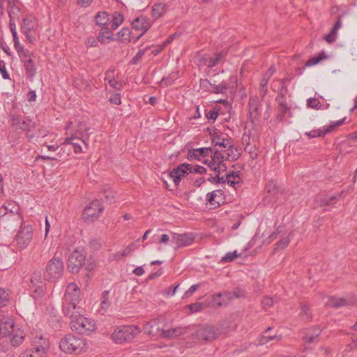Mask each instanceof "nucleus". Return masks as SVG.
Here are the masks:
<instances>
[{
  "instance_id": "f257e3e1",
  "label": "nucleus",
  "mask_w": 357,
  "mask_h": 357,
  "mask_svg": "<svg viewBox=\"0 0 357 357\" xmlns=\"http://www.w3.org/2000/svg\"><path fill=\"white\" fill-rule=\"evenodd\" d=\"M86 346L87 344L84 339L72 334L66 335L59 342L61 350L66 354H79L86 348Z\"/></svg>"
},
{
  "instance_id": "f03ea898",
  "label": "nucleus",
  "mask_w": 357,
  "mask_h": 357,
  "mask_svg": "<svg viewBox=\"0 0 357 357\" xmlns=\"http://www.w3.org/2000/svg\"><path fill=\"white\" fill-rule=\"evenodd\" d=\"M64 265L63 260L58 257H54L48 261L43 273L44 278L55 282L61 278L63 274Z\"/></svg>"
},
{
  "instance_id": "7ed1b4c3",
  "label": "nucleus",
  "mask_w": 357,
  "mask_h": 357,
  "mask_svg": "<svg viewBox=\"0 0 357 357\" xmlns=\"http://www.w3.org/2000/svg\"><path fill=\"white\" fill-rule=\"evenodd\" d=\"M206 172V169L201 165L192 166L190 164L183 163L178 165L177 167L174 168L169 173V176L172 178L174 184L178 185L181 178L185 176L189 173H198L200 174H204Z\"/></svg>"
},
{
  "instance_id": "20e7f679",
  "label": "nucleus",
  "mask_w": 357,
  "mask_h": 357,
  "mask_svg": "<svg viewBox=\"0 0 357 357\" xmlns=\"http://www.w3.org/2000/svg\"><path fill=\"white\" fill-rule=\"evenodd\" d=\"M20 224V227L14 238L13 245L18 250H22L27 248L31 243L33 236V231L32 226L24 225V221L21 222Z\"/></svg>"
},
{
  "instance_id": "39448f33",
  "label": "nucleus",
  "mask_w": 357,
  "mask_h": 357,
  "mask_svg": "<svg viewBox=\"0 0 357 357\" xmlns=\"http://www.w3.org/2000/svg\"><path fill=\"white\" fill-rule=\"evenodd\" d=\"M139 331L136 326H121L114 330L112 339L116 344H123L132 340Z\"/></svg>"
},
{
  "instance_id": "423d86ee",
  "label": "nucleus",
  "mask_w": 357,
  "mask_h": 357,
  "mask_svg": "<svg viewBox=\"0 0 357 357\" xmlns=\"http://www.w3.org/2000/svg\"><path fill=\"white\" fill-rule=\"evenodd\" d=\"M72 331L80 334H89L96 329L95 321L89 318L84 317L83 313L79 314L70 321Z\"/></svg>"
},
{
  "instance_id": "0eeeda50",
  "label": "nucleus",
  "mask_w": 357,
  "mask_h": 357,
  "mask_svg": "<svg viewBox=\"0 0 357 357\" xmlns=\"http://www.w3.org/2000/svg\"><path fill=\"white\" fill-rule=\"evenodd\" d=\"M86 256L83 250L76 249L68 257L67 269L71 273H77L85 263Z\"/></svg>"
},
{
  "instance_id": "6e6552de",
  "label": "nucleus",
  "mask_w": 357,
  "mask_h": 357,
  "mask_svg": "<svg viewBox=\"0 0 357 357\" xmlns=\"http://www.w3.org/2000/svg\"><path fill=\"white\" fill-rule=\"evenodd\" d=\"M103 211L101 202L95 199L86 207L82 213V218L85 222H93L100 215Z\"/></svg>"
},
{
  "instance_id": "1a4fd4ad",
  "label": "nucleus",
  "mask_w": 357,
  "mask_h": 357,
  "mask_svg": "<svg viewBox=\"0 0 357 357\" xmlns=\"http://www.w3.org/2000/svg\"><path fill=\"white\" fill-rule=\"evenodd\" d=\"M222 331L211 326H203L198 328L195 337L199 340L211 341L222 334Z\"/></svg>"
},
{
  "instance_id": "9d476101",
  "label": "nucleus",
  "mask_w": 357,
  "mask_h": 357,
  "mask_svg": "<svg viewBox=\"0 0 357 357\" xmlns=\"http://www.w3.org/2000/svg\"><path fill=\"white\" fill-rule=\"evenodd\" d=\"M31 346L36 352L45 356L50 348V343L46 337L41 333H36L32 334Z\"/></svg>"
},
{
  "instance_id": "9b49d317",
  "label": "nucleus",
  "mask_w": 357,
  "mask_h": 357,
  "mask_svg": "<svg viewBox=\"0 0 357 357\" xmlns=\"http://www.w3.org/2000/svg\"><path fill=\"white\" fill-rule=\"evenodd\" d=\"M11 126L15 130L30 132L34 128L35 123L28 117L22 118L17 115L10 116Z\"/></svg>"
},
{
  "instance_id": "f8f14e48",
  "label": "nucleus",
  "mask_w": 357,
  "mask_h": 357,
  "mask_svg": "<svg viewBox=\"0 0 357 357\" xmlns=\"http://www.w3.org/2000/svg\"><path fill=\"white\" fill-rule=\"evenodd\" d=\"M195 236L192 233H185L178 234L172 233L171 242L177 248L186 247L192 245L195 241Z\"/></svg>"
},
{
  "instance_id": "ddd939ff",
  "label": "nucleus",
  "mask_w": 357,
  "mask_h": 357,
  "mask_svg": "<svg viewBox=\"0 0 357 357\" xmlns=\"http://www.w3.org/2000/svg\"><path fill=\"white\" fill-rule=\"evenodd\" d=\"M78 302L69 301L68 300H63L62 310L63 314L69 317L71 320L75 318L79 314L84 312V309L77 306Z\"/></svg>"
},
{
  "instance_id": "4468645a",
  "label": "nucleus",
  "mask_w": 357,
  "mask_h": 357,
  "mask_svg": "<svg viewBox=\"0 0 357 357\" xmlns=\"http://www.w3.org/2000/svg\"><path fill=\"white\" fill-rule=\"evenodd\" d=\"M132 26L133 29L136 30H142L143 32L137 36L133 43H136L142 36L143 34L151 27V23L149 20L145 16H139L132 22Z\"/></svg>"
},
{
  "instance_id": "2eb2a0df",
  "label": "nucleus",
  "mask_w": 357,
  "mask_h": 357,
  "mask_svg": "<svg viewBox=\"0 0 357 357\" xmlns=\"http://www.w3.org/2000/svg\"><path fill=\"white\" fill-rule=\"evenodd\" d=\"M321 333V328L319 326H315L308 328L303 340L305 344L317 343L319 341V335Z\"/></svg>"
},
{
  "instance_id": "dca6fc26",
  "label": "nucleus",
  "mask_w": 357,
  "mask_h": 357,
  "mask_svg": "<svg viewBox=\"0 0 357 357\" xmlns=\"http://www.w3.org/2000/svg\"><path fill=\"white\" fill-rule=\"evenodd\" d=\"M80 296V290L77 285L74 283H70L66 289L63 300L69 301L79 302Z\"/></svg>"
},
{
  "instance_id": "f3484780",
  "label": "nucleus",
  "mask_w": 357,
  "mask_h": 357,
  "mask_svg": "<svg viewBox=\"0 0 357 357\" xmlns=\"http://www.w3.org/2000/svg\"><path fill=\"white\" fill-rule=\"evenodd\" d=\"M207 202L214 208L220 206L225 202V195L222 190H214L206 195Z\"/></svg>"
},
{
  "instance_id": "a211bd4d",
  "label": "nucleus",
  "mask_w": 357,
  "mask_h": 357,
  "mask_svg": "<svg viewBox=\"0 0 357 357\" xmlns=\"http://www.w3.org/2000/svg\"><path fill=\"white\" fill-rule=\"evenodd\" d=\"M275 100L278 105L276 119L278 121H282L286 114L291 115L290 107L287 104L285 98L282 96H278Z\"/></svg>"
},
{
  "instance_id": "6ab92c4d",
  "label": "nucleus",
  "mask_w": 357,
  "mask_h": 357,
  "mask_svg": "<svg viewBox=\"0 0 357 357\" xmlns=\"http://www.w3.org/2000/svg\"><path fill=\"white\" fill-rule=\"evenodd\" d=\"M5 210L8 213V219L17 222H23V218L20 214V208L15 202H9L4 206Z\"/></svg>"
},
{
  "instance_id": "aec40b11",
  "label": "nucleus",
  "mask_w": 357,
  "mask_h": 357,
  "mask_svg": "<svg viewBox=\"0 0 357 357\" xmlns=\"http://www.w3.org/2000/svg\"><path fill=\"white\" fill-rule=\"evenodd\" d=\"M328 305L335 309L343 306L357 305V299L331 297Z\"/></svg>"
},
{
  "instance_id": "412c9836",
  "label": "nucleus",
  "mask_w": 357,
  "mask_h": 357,
  "mask_svg": "<svg viewBox=\"0 0 357 357\" xmlns=\"http://www.w3.org/2000/svg\"><path fill=\"white\" fill-rule=\"evenodd\" d=\"M17 328L14 321L10 318H4L0 321V333L6 337L10 335Z\"/></svg>"
},
{
  "instance_id": "4be33fe9",
  "label": "nucleus",
  "mask_w": 357,
  "mask_h": 357,
  "mask_svg": "<svg viewBox=\"0 0 357 357\" xmlns=\"http://www.w3.org/2000/svg\"><path fill=\"white\" fill-rule=\"evenodd\" d=\"M239 172H229L225 174V176H221L220 174H217L216 181L218 183H227L229 185L234 187L236 183H238V181L231 180V178L240 179Z\"/></svg>"
},
{
  "instance_id": "5701e85b",
  "label": "nucleus",
  "mask_w": 357,
  "mask_h": 357,
  "mask_svg": "<svg viewBox=\"0 0 357 357\" xmlns=\"http://www.w3.org/2000/svg\"><path fill=\"white\" fill-rule=\"evenodd\" d=\"M246 295V292L244 289L236 287L234 289L233 291H224L222 293H218V297H224L226 298L227 301H231L236 298H245Z\"/></svg>"
},
{
  "instance_id": "b1692460",
  "label": "nucleus",
  "mask_w": 357,
  "mask_h": 357,
  "mask_svg": "<svg viewBox=\"0 0 357 357\" xmlns=\"http://www.w3.org/2000/svg\"><path fill=\"white\" fill-rule=\"evenodd\" d=\"M37 27V22L32 16L24 17L21 24V31L22 33L32 32Z\"/></svg>"
},
{
  "instance_id": "393cba45",
  "label": "nucleus",
  "mask_w": 357,
  "mask_h": 357,
  "mask_svg": "<svg viewBox=\"0 0 357 357\" xmlns=\"http://www.w3.org/2000/svg\"><path fill=\"white\" fill-rule=\"evenodd\" d=\"M81 141L83 142L86 146H87V143L86 140L81 139L79 137H76L75 135H72L70 137H67L62 145H72L73 149L75 153H81L82 151V147L79 142Z\"/></svg>"
},
{
  "instance_id": "a878e982",
  "label": "nucleus",
  "mask_w": 357,
  "mask_h": 357,
  "mask_svg": "<svg viewBox=\"0 0 357 357\" xmlns=\"http://www.w3.org/2000/svg\"><path fill=\"white\" fill-rule=\"evenodd\" d=\"M10 343L13 347L20 346L24 340L25 333L20 328H17L11 335Z\"/></svg>"
},
{
  "instance_id": "bb28decb",
  "label": "nucleus",
  "mask_w": 357,
  "mask_h": 357,
  "mask_svg": "<svg viewBox=\"0 0 357 357\" xmlns=\"http://www.w3.org/2000/svg\"><path fill=\"white\" fill-rule=\"evenodd\" d=\"M114 40L112 32L108 27L103 26L98 34V40L101 43H107Z\"/></svg>"
},
{
  "instance_id": "cd10ccee",
  "label": "nucleus",
  "mask_w": 357,
  "mask_h": 357,
  "mask_svg": "<svg viewBox=\"0 0 357 357\" xmlns=\"http://www.w3.org/2000/svg\"><path fill=\"white\" fill-rule=\"evenodd\" d=\"M261 105V103L259 100L257 96H252L249 99L248 107H249V114L252 115L255 114L256 115H259V107Z\"/></svg>"
},
{
  "instance_id": "c85d7f7f",
  "label": "nucleus",
  "mask_w": 357,
  "mask_h": 357,
  "mask_svg": "<svg viewBox=\"0 0 357 357\" xmlns=\"http://www.w3.org/2000/svg\"><path fill=\"white\" fill-rule=\"evenodd\" d=\"M23 63L27 77L32 78L36 73V68L33 60L31 58H29L27 60H24Z\"/></svg>"
},
{
  "instance_id": "c756f323",
  "label": "nucleus",
  "mask_w": 357,
  "mask_h": 357,
  "mask_svg": "<svg viewBox=\"0 0 357 357\" xmlns=\"http://www.w3.org/2000/svg\"><path fill=\"white\" fill-rule=\"evenodd\" d=\"M15 10L17 12H20V8L18 7H15L13 6L11 7V10L9 12V17L10 18V23H9V28H10V32L12 33L13 40L19 39L18 36H17V30H16V24H15V22L13 20V15H15Z\"/></svg>"
},
{
  "instance_id": "7c9ffc66",
  "label": "nucleus",
  "mask_w": 357,
  "mask_h": 357,
  "mask_svg": "<svg viewBox=\"0 0 357 357\" xmlns=\"http://www.w3.org/2000/svg\"><path fill=\"white\" fill-rule=\"evenodd\" d=\"M185 331V330L183 328H174L168 330H163L162 335L165 337L174 338L183 335Z\"/></svg>"
},
{
  "instance_id": "2f4dec72",
  "label": "nucleus",
  "mask_w": 357,
  "mask_h": 357,
  "mask_svg": "<svg viewBox=\"0 0 357 357\" xmlns=\"http://www.w3.org/2000/svg\"><path fill=\"white\" fill-rule=\"evenodd\" d=\"M109 294V290H105L102 293L100 298V310L102 311V314L106 312L111 305Z\"/></svg>"
},
{
  "instance_id": "473e14b6",
  "label": "nucleus",
  "mask_w": 357,
  "mask_h": 357,
  "mask_svg": "<svg viewBox=\"0 0 357 357\" xmlns=\"http://www.w3.org/2000/svg\"><path fill=\"white\" fill-rule=\"evenodd\" d=\"M229 142V139L222 137L220 135H218L215 132L213 135H212V144H215V146H220L221 147L227 148Z\"/></svg>"
},
{
  "instance_id": "72a5a7b5",
  "label": "nucleus",
  "mask_w": 357,
  "mask_h": 357,
  "mask_svg": "<svg viewBox=\"0 0 357 357\" xmlns=\"http://www.w3.org/2000/svg\"><path fill=\"white\" fill-rule=\"evenodd\" d=\"M95 20L97 25L106 26L109 22V15L107 12H99L97 13Z\"/></svg>"
},
{
  "instance_id": "f704fd0d",
  "label": "nucleus",
  "mask_w": 357,
  "mask_h": 357,
  "mask_svg": "<svg viewBox=\"0 0 357 357\" xmlns=\"http://www.w3.org/2000/svg\"><path fill=\"white\" fill-rule=\"evenodd\" d=\"M228 149L227 150V160L230 161H235L238 160L241 155L240 153L238 152L237 149L234 148L231 144V142H229V145L227 146Z\"/></svg>"
},
{
  "instance_id": "c9c22d12",
  "label": "nucleus",
  "mask_w": 357,
  "mask_h": 357,
  "mask_svg": "<svg viewBox=\"0 0 357 357\" xmlns=\"http://www.w3.org/2000/svg\"><path fill=\"white\" fill-rule=\"evenodd\" d=\"M131 31L128 28H123L118 33V40L122 43H127L131 41Z\"/></svg>"
},
{
  "instance_id": "e433bc0d",
  "label": "nucleus",
  "mask_w": 357,
  "mask_h": 357,
  "mask_svg": "<svg viewBox=\"0 0 357 357\" xmlns=\"http://www.w3.org/2000/svg\"><path fill=\"white\" fill-rule=\"evenodd\" d=\"M124 17L122 13L115 12L111 22V28L113 30L116 29L123 22Z\"/></svg>"
},
{
  "instance_id": "4c0bfd02",
  "label": "nucleus",
  "mask_w": 357,
  "mask_h": 357,
  "mask_svg": "<svg viewBox=\"0 0 357 357\" xmlns=\"http://www.w3.org/2000/svg\"><path fill=\"white\" fill-rule=\"evenodd\" d=\"M212 87L211 92L214 93H226L228 83L225 81H222L219 84H211Z\"/></svg>"
},
{
  "instance_id": "58836bf2",
  "label": "nucleus",
  "mask_w": 357,
  "mask_h": 357,
  "mask_svg": "<svg viewBox=\"0 0 357 357\" xmlns=\"http://www.w3.org/2000/svg\"><path fill=\"white\" fill-rule=\"evenodd\" d=\"M211 160H210L208 163V167L213 165L216 163H220L223 161L224 155L223 154L219 151H213L212 153H211Z\"/></svg>"
},
{
  "instance_id": "ea45409f",
  "label": "nucleus",
  "mask_w": 357,
  "mask_h": 357,
  "mask_svg": "<svg viewBox=\"0 0 357 357\" xmlns=\"http://www.w3.org/2000/svg\"><path fill=\"white\" fill-rule=\"evenodd\" d=\"M152 16L154 17V19L159 18L162 13L165 12V5L162 3H155L152 7Z\"/></svg>"
},
{
  "instance_id": "a19ab883",
  "label": "nucleus",
  "mask_w": 357,
  "mask_h": 357,
  "mask_svg": "<svg viewBox=\"0 0 357 357\" xmlns=\"http://www.w3.org/2000/svg\"><path fill=\"white\" fill-rule=\"evenodd\" d=\"M300 316L303 320L306 321H308L312 319L310 309L307 304L303 303L301 305Z\"/></svg>"
},
{
  "instance_id": "79ce46f5",
  "label": "nucleus",
  "mask_w": 357,
  "mask_h": 357,
  "mask_svg": "<svg viewBox=\"0 0 357 357\" xmlns=\"http://www.w3.org/2000/svg\"><path fill=\"white\" fill-rule=\"evenodd\" d=\"M327 58V55L324 52H321L318 56L310 58L306 63V66H312L317 64L321 61Z\"/></svg>"
},
{
  "instance_id": "37998d69",
  "label": "nucleus",
  "mask_w": 357,
  "mask_h": 357,
  "mask_svg": "<svg viewBox=\"0 0 357 357\" xmlns=\"http://www.w3.org/2000/svg\"><path fill=\"white\" fill-rule=\"evenodd\" d=\"M178 77V74L177 72H173L170 73L167 77L162 78L161 80V84L164 86L172 85L174 80H176Z\"/></svg>"
},
{
  "instance_id": "c03bdc74",
  "label": "nucleus",
  "mask_w": 357,
  "mask_h": 357,
  "mask_svg": "<svg viewBox=\"0 0 357 357\" xmlns=\"http://www.w3.org/2000/svg\"><path fill=\"white\" fill-rule=\"evenodd\" d=\"M278 301V298L276 296H266L261 301V305L264 308L271 307L275 303Z\"/></svg>"
},
{
  "instance_id": "a18cd8bd",
  "label": "nucleus",
  "mask_w": 357,
  "mask_h": 357,
  "mask_svg": "<svg viewBox=\"0 0 357 357\" xmlns=\"http://www.w3.org/2000/svg\"><path fill=\"white\" fill-rule=\"evenodd\" d=\"M344 120L345 118H343L339 121L332 122L330 125L327 126L326 127H324L323 128L324 135L333 131L338 126H341L344 123Z\"/></svg>"
},
{
  "instance_id": "49530a36",
  "label": "nucleus",
  "mask_w": 357,
  "mask_h": 357,
  "mask_svg": "<svg viewBox=\"0 0 357 357\" xmlns=\"http://www.w3.org/2000/svg\"><path fill=\"white\" fill-rule=\"evenodd\" d=\"M172 37H173L172 36H169V38L166 40L165 43L162 45H159L157 47H147L145 50H146V51L150 50L151 54H153L154 55H157L163 50V48L165 47L166 44L169 43L172 40Z\"/></svg>"
},
{
  "instance_id": "de8ad7c7",
  "label": "nucleus",
  "mask_w": 357,
  "mask_h": 357,
  "mask_svg": "<svg viewBox=\"0 0 357 357\" xmlns=\"http://www.w3.org/2000/svg\"><path fill=\"white\" fill-rule=\"evenodd\" d=\"M211 170H213L215 174H221L222 172H225L227 171L226 164L222 161L220 163L214 164L209 167Z\"/></svg>"
},
{
  "instance_id": "09e8293b",
  "label": "nucleus",
  "mask_w": 357,
  "mask_h": 357,
  "mask_svg": "<svg viewBox=\"0 0 357 357\" xmlns=\"http://www.w3.org/2000/svg\"><path fill=\"white\" fill-rule=\"evenodd\" d=\"M203 63L208 68H213L217 66V62H215L213 56H210L208 55H204L202 58Z\"/></svg>"
},
{
  "instance_id": "8fccbe9b",
  "label": "nucleus",
  "mask_w": 357,
  "mask_h": 357,
  "mask_svg": "<svg viewBox=\"0 0 357 357\" xmlns=\"http://www.w3.org/2000/svg\"><path fill=\"white\" fill-rule=\"evenodd\" d=\"M19 357H45L43 355L39 354L38 352H36L35 349H29L24 351Z\"/></svg>"
},
{
  "instance_id": "3c124183",
  "label": "nucleus",
  "mask_w": 357,
  "mask_h": 357,
  "mask_svg": "<svg viewBox=\"0 0 357 357\" xmlns=\"http://www.w3.org/2000/svg\"><path fill=\"white\" fill-rule=\"evenodd\" d=\"M280 336H278V335H261L260 337H259V342L260 344H265L266 343H268V342H270L271 340H280Z\"/></svg>"
},
{
  "instance_id": "603ef678",
  "label": "nucleus",
  "mask_w": 357,
  "mask_h": 357,
  "mask_svg": "<svg viewBox=\"0 0 357 357\" xmlns=\"http://www.w3.org/2000/svg\"><path fill=\"white\" fill-rule=\"evenodd\" d=\"M307 105L309 107L319 109L321 107V103L319 101V100L314 98H310L307 100Z\"/></svg>"
},
{
  "instance_id": "864d4df0",
  "label": "nucleus",
  "mask_w": 357,
  "mask_h": 357,
  "mask_svg": "<svg viewBox=\"0 0 357 357\" xmlns=\"http://www.w3.org/2000/svg\"><path fill=\"white\" fill-rule=\"evenodd\" d=\"M268 82V77H264L261 79V84H260V89H259V95L263 98L267 92V88L266 85Z\"/></svg>"
},
{
  "instance_id": "5fc2aeb1",
  "label": "nucleus",
  "mask_w": 357,
  "mask_h": 357,
  "mask_svg": "<svg viewBox=\"0 0 357 357\" xmlns=\"http://www.w3.org/2000/svg\"><path fill=\"white\" fill-rule=\"evenodd\" d=\"M227 51H226V50H222L221 52L214 53L213 58H214L215 62H217V65L221 63L222 61L227 56Z\"/></svg>"
},
{
  "instance_id": "6e6d98bb",
  "label": "nucleus",
  "mask_w": 357,
  "mask_h": 357,
  "mask_svg": "<svg viewBox=\"0 0 357 357\" xmlns=\"http://www.w3.org/2000/svg\"><path fill=\"white\" fill-rule=\"evenodd\" d=\"M305 135H307L309 138H314L316 137H323L324 136V132L323 129H317L313 130L309 132H305Z\"/></svg>"
},
{
  "instance_id": "4d7b16f0",
  "label": "nucleus",
  "mask_w": 357,
  "mask_h": 357,
  "mask_svg": "<svg viewBox=\"0 0 357 357\" xmlns=\"http://www.w3.org/2000/svg\"><path fill=\"white\" fill-rule=\"evenodd\" d=\"M237 257L238 255L236 254V251L229 252L222 258L221 261L224 263L231 262L237 258Z\"/></svg>"
},
{
  "instance_id": "13d9d810",
  "label": "nucleus",
  "mask_w": 357,
  "mask_h": 357,
  "mask_svg": "<svg viewBox=\"0 0 357 357\" xmlns=\"http://www.w3.org/2000/svg\"><path fill=\"white\" fill-rule=\"evenodd\" d=\"M89 246L94 250H98L102 248V241L98 238H91L89 241Z\"/></svg>"
},
{
  "instance_id": "bf43d9fd",
  "label": "nucleus",
  "mask_w": 357,
  "mask_h": 357,
  "mask_svg": "<svg viewBox=\"0 0 357 357\" xmlns=\"http://www.w3.org/2000/svg\"><path fill=\"white\" fill-rule=\"evenodd\" d=\"M289 239L287 236L281 238L277 243L275 249L283 250L288 246Z\"/></svg>"
},
{
  "instance_id": "052dcab7",
  "label": "nucleus",
  "mask_w": 357,
  "mask_h": 357,
  "mask_svg": "<svg viewBox=\"0 0 357 357\" xmlns=\"http://www.w3.org/2000/svg\"><path fill=\"white\" fill-rule=\"evenodd\" d=\"M109 101L112 104H114V105H121V97L120 93H115L112 94L109 98Z\"/></svg>"
},
{
  "instance_id": "680f3d73",
  "label": "nucleus",
  "mask_w": 357,
  "mask_h": 357,
  "mask_svg": "<svg viewBox=\"0 0 357 357\" xmlns=\"http://www.w3.org/2000/svg\"><path fill=\"white\" fill-rule=\"evenodd\" d=\"M197 153V155L199 158L200 156H208L211 153H212V149L211 148H199L195 150Z\"/></svg>"
},
{
  "instance_id": "e2e57ef3",
  "label": "nucleus",
  "mask_w": 357,
  "mask_h": 357,
  "mask_svg": "<svg viewBox=\"0 0 357 357\" xmlns=\"http://www.w3.org/2000/svg\"><path fill=\"white\" fill-rule=\"evenodd\" d=\"M229 301L226 298L218 297V294L213 297V302L218 306L226 305Z\"/></svg>"
},
{
  "instance_id": "0e129e2a",
  "label": "nucleus",
  "mask_w": 357,
  "mask_h": 357,
  "mask_svg": "<svg viewBox=\"0 0 357 357\" xmlns=\"http://www.w3.org/2000/svg\"><path fill=\"white\" fill-rule=\"evenodd\" d=\"M0 73H1L2 77L4 79H10V75L6 70V64L2 60H0Z\"/></svg>"
},
{
  "instance_id": "69168bd1",
  "label": "nucleus",
  "mask_w": 357,
  "mask_h": 357,
  "mask_svg": "<svg viewBox=\"0 0 357 357\" xmlns=\"http://www.w3.org/2000/svg\"><path fill=\"white\" fill-rule=\"evenodd\" d=\"M146 52V50H139L136 55L131 59L130 63L132 64H137L139 61L142 58Z\"/></svg>"
},
{
  "instance_id": "338daca9",
  "label": "nucleus",
  "mask_w": 357,
  "mask_h": 357,
  "mask_svg": "<svg viewBox=\"0 0 357 357\" xmlns=\"http://www.w3.org/2000/svg\"><path fill=\"white\" fill-rule=\"evenodd\" d=\"M108 84L110 85V86H112L113 89H116V90L120 91L123 88V84L120 82H119L116 79H109Z\"/></svg>"
},
{
  "instance_id": "774afa93",
  "label": "nucleus",
  "mask_w": 357,
  "mask_h": 357,
  "mask_svg": "<svg viewBox=\"0 0 357 357\" xmlns=\"http://www.w3.org/2000/svg\"><path fill=\"white\" fill-rule=\"evenodd\" d=\"M19 57L22 62L24 63V60H27L29 58H31V54L28 50H23L18 53Z\"/></svg>"
}]
</instances>
